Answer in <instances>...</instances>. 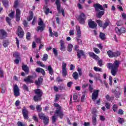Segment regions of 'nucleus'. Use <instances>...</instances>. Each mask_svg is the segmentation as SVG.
<instances>
[{"label":"nucleus","instance_id":"55","mask_svg":"<svg viewBox=\"0 0 126 126\" xmlns=\"http://www.w3.org/2000/svg\"><path fill=\"white\" fill-rule=\"evenodd\" d=\"M52 124H55L56 122H57V120L58 119H57V117L56 116H53L52 117Z\"/></svg>","mask_w":126,"mask_h":126},{"label":"nucleus","instance_id":"2","mask_svg":"<svg viewBox=\"0 0 126 126\" xmlns=\"http://www.w3.org/2000/svg\"><path fill=\"white\" fill-rule=\"evenodd\" d=\"M94 7L95 11H98L96 13V17L97 18H102V17L105 14V8L103 7V6L99 3H94L93 5Z\"/></svg>","mask_w":126,"mask_h":126},{"label":"nucleus","instance_id":"64","mask_svg":"<svg viewBox=\"0 0 126 126\" xmlns=\"http://www.w3.org/2000/svg\"><path fill=\"white\" fill-rule=\"evenodd\" d=\"M77 42L79 45H82V40L81 39L76 38Z\"/></svg>","mask_w":126,"mask_h":126},{"label":"nucleus","instance_id":"8","mask_svg":"<svg viewBox=\"0 0 126 126\" xmlns=\"http://www.w3.org/2000/svg\"><path fill=\"white\" fill-rule=\"evenodd\" d=\"M38 117L40 120H43L45 126L49 125V122H50L49 116H45L44 113H39L38 114Z\"/></svg>","mask_w":126,"mask_h":126},{"label":"nucleus","instance_id":"33","mask_svg":"<svg viewBox=\"0 0 126 126\" xmlns=\"http://www.w3.org/2000/svg\"><path fill=\"white\" fill-rule=\"evenodd\" d=\"M38 24L39 26H45L44 21L42 20V18H39Z\"/></svg>","mask_w":126,"mask_h":126},{"label":"nucleus","instance_id":"34","mask_svg":"<svg viewBox=\"0 0 126 126\" xmlns=\"http://www.w3.org/2000/svg\"><path fill=\"white\" fill-rule=\"evenodd\" d=\"M44 13L46 15H48L49 13H53V12L52 11H50V8L49 7H47V6L45 7V8L44 10Z\"/></svg>","mask_w":126,"mask_h":126},{"label":"nucleus","instance_id":"7","mask_svg":"<svg viewBox=\"0 0 126 126\" xmlns=\"http://www.w3.org/2000/svg\"><path fill=\"white\" fill-rule=\"evenodd\" d=\"M77 20L78 21L80 24H85V20L87 19L86 15L84 13H81L78 16L76 17Z\"/></svg>","mask_w":126,"mask_h":126},{"label":"nucleus","instance_id":"31","mask_svg":"<svg viewBox=\"0 0 126 126\" xmlns=\"http://www.w3.org/2000/svg\"><path fill=\"white\" fill-rule=\"evenodd\" d=\"M47 70H48L50 75H53V74H54V70L53 69V68H52V66H51V65L48 66Z\"/></svg>","mask_w":126,"mask_h":126},{"label":"nucleus","instance_id":"12","mask_svg":"<svg viewBox=\"0 0 126 126\" xmlns=\"http://www.w3.org/2000/svg\"><path fill=\"white\" fill-rule=\"evenodd\" d=\"M22 70L24 71V72H21L22 76H25L27 75V74H29V72H30V70H29V67L27 66V65L23 64L22 66Z\"/></svg>","mask_w":126,"mask_h":126},{"label":"nucleus","instance_id":"62","mask_svg":"<svg viewBox=\"0 0 126 126\" xmlns=\"http://www.w3.org/2000/svg\"><path fill=\"white\" fill-rule=\"evenodd\" d=\"M89 90L91 93H92L93 92V86L90 85L89 86Z\"/></svg>","mask_w":126,"mask_h":126},{"label":"nucleus","instance_id":"42","mask_svg":"<svg viewBox=\"0 0 126 126\" xmlns=\"http://www.w3.org/2000/svg\"><path fill=\"white\" fill-rule=\"evenodd\" d=\"M99 38H100L101 40H105L106 38V35H105V33L103 32H100Z\"/></svg>","mask_w":126,"mask_h":126},{"label":"nucleus","instance_id":"53","mask_svg":"<svg viewBox=\"0 0 126 126\" xmlns=\"http://www.w3.org/2000/svg\"><path fill=\"white\" fill-rule=\"evenodd\" d=\"M8 17L12 19L14 18V11H11V13L8 14Z\"/></svg>","mask_w":126,"mask_h":126},{"label":"nucleus","instance_id":"39","mask_svg":"<svg viewBox=\"0 0 126 126\" xmlns=\"http://www.w3.org/2000/svg\"><path fill=\"white\" fill-rule=\"evenodd\" d=\"M6 22L8 23L9 26H11L12 25L11 24V19L9 18L8 17H6Z\"/></svg>","mask_w":126,"mask_h":126},{"label":"nucleus","instance_id":"6","mask_svg":"<svg viewBox=\"0 0 126 126\" xmlns=\"http://www.w3.org/2000/svg\"><path fill=\"white\" fill-rule=\"evenodd\" d=\"M79 48V46L78 45H76L74 47V51H77V56L78 59H81V56H82L84 59H86V56L85 55V54H84V51H83L82 50H78Z\"/></svg>","mask_w":126,"mask_h":126},{"label":"nucleus","instance_id":"21","mask_svg":"<svg viewBox=\"0 0 126 126\" xmlns=\"http://www.w3.org/2000/svg\"><path fill=\"white\" fill-rule=\"evenodd\" d=\"M88 25L89 28H91L92 29H94V28H96V27H97V24L91 19L89 21Z\"/></svg>","mask_w":126,"mask_h":126},{"label":"nucleus","instance_id":"43","mask_svg":"<svg viewBox=\"0 0 126 126\" xmlns=\"http://www.w3.org/2000/svg\"><path fill=\"white\" fill-rule=\"evenodd\" d=\"M72 76L75 80L78 79V73L77 72H75L73 73Z\"/></svg>","mask_w":126,"mask_h":126},{"label":"nucleus","instance_id":"58","mask_svg":"<svg viewBox=\"0 0 126 126\" xmlns=\"http://www.w3.org/2000/svg\"><path fill=\"white\" fill-rule=\"evenodd\" d=\"M72 84H73V82L70 81L67 83V86L68 88H71V86H72Z\"/></svg>","mask_w":126,"mask_h":126},{"label":"nucleus","instance_id":"60","mask_svg":"<svg viewBox=\"0 0 126 126\" xmlns=\"http://www.w3.org/2000/svg\"><path fill=\"white\" fill-rule=\"evenodd\" d=\"M105 107L106 109H107V110H110V108H111V105H110V103L109 102H106Z\"/></svg>","mask_w":126,"mask_h":126},{"label":"nucleus","instance_id":"23","mask_svg":"<svg viewBox=\"0 0 126 126\" xmlns=\"http://www.w3.org/2000/svg\"><path fill=\"white\" fill-rule=\"evenodd\" d=\"M59 43L60 44V50L63 52H64L66 50L64 40L61 39Z\"/></svg>","mask_w":126,"mask_h":126},{"label":"nucleus","instance_id":"10","mask_svg":"<svg viewBox=\"0 0 126 126\" xmlns=\"http://www.w3.org/2000/svg\"><path fill=\"white\" fill-rule=\"evenodd\" d=\"M111 92L114 94L115 97L118 99H119V98H120V96L123 94V92H122L121 88L119 87H117L116 89L115 90H112Z\"/></svg>","mask_w":126,"mask_h":126},{"label":"nucleus","instance_id":"36","mask_svg":"<svg viewBox=\"0 0 126 126\" xmlns=\"http://www.w3.org/2000/svg\"><path fill=\"white\" fill-rule=\"evenodd\" d=\"M29 13L30 15L28 18V21H31V20L33 19V16L34 15V14L33 13V11H30Z\"/></svg>","mask_w":126,"mask_h":126},{"label":"nucleus","instance_id":"14","mask_svg":"<svg viewBox=\"0 0 126 126\" xmlns=\"http://www.w3.org/2000/svg\"><path fill=\"white\" fill-rule=\"evenodd\" d=\"M22 112L24 120H29V111L27 110L25 106L23 107Z\"/></svg>","mask_w":126,"mask_h":126},{"label":"nucleus","instance_id":"30","mask_svg":"<svg viewBox=\"0 0 126 126\" xmlns=\"http://www.w3.org/2000/svg\"><path fill=\"white\" fill-rule=\"evenodd\" d=\"M97 115H94L92 118L93 126H95L97 124Z\"/></svg>","mask_w":126,"mask_h":126},{"label":"nucleus","instance_id":"5","mask_svg":"<svg viewBox=\"0 0 126 126\" xmlns=\"http://www.w3.org/2000/svg\"><path fill=\"white\" fill-rule=\"evenodd\" d=\"M37 78V74L35 72L33 73L32 75H29L24 79V81L26 83H34V80Z\"/></svg>","mask_w":126,"mask_h":126},{"label":"nucleus","instance_id":"63","mask_svg":"<svg viewBox=\"0 0 126 126\" xmlns=\"http://www.w3.org/2000/svg\"><path fill=\"white\" fill-rule=\"evenodd\" d=\"M0 77L1 78H2L4 77L3 76V70H2V69H1V68H0Z\"/></svg>","mask_w":126,"mask_h":126},{"label":"nucleus","instance_id":"29","mask_svg":"<svg viewBox=\"0 0 126 126\" xmlns=\"http://www.w3.org/2000/svg\"><path fill=\"white\" fill-rule=\"evenodd\" d=\"M77 37L80 38L81 37V31L80 30V27H78L76 29Z\"/></svg>","mask_w":126,"mask_h":126},{"label":"nucleus","instance_id":"4","mask_svg":"<svg viewBox=\"0 0 126 126\" xmlns=\"http://www.w3.org/2000/svg\"><path fill=\"white\" fill-rule=\"evenodd\" d=\"M54 106L55 108H57L55 111V114L58 116L60 119H63V112L62 110V106L60 105L58 103H55L54 104Z\"/></svg>","mask_w":126,"mask_h":126},{"label":"nucleus","instance_id":"27","mask_svg":"<svg viewBox=\"0 0 126 126\" xmlns=\"http://www.w3.org/2000/svg\"><path fill=\"white\" fill-rule=\"evenodd\" d=\"M46 27L45 26H38L36 28V31L37 32H42V31H44L45 30V28Z\"/></svg>","mask_w":126,"mask_h":126},{"label":"nucleus","instance_id":"18","mask_svg":"<svg viewBox=\"0 0 126 126\" xmlns=\"http://www.w3.org/2000/svg\"><path fill=\"white\" fill-rule=\"evenodd\" d=\"M18 36L21 38L24 37V31L20 26L18 27Z\"/></svg>","mask_w":126,"mask_h":126},{"label":"nucleus","instance_id":"26","mask_svg":"<svg viewBox=\"0 0 126 126\" xmlns=\"http://www.w3.org/2000/svg\"><path fill=\"white\" fill-rule=\"evenodd\" d=\"M89 55L90 57H91V58H93V59L95 60V61H97V60H99V59H100L98 56H97L93 52L89 53Z\"/></svg>","mask_w":126,"mask_h":126},{"label":"nucleus","instance_id":"16","mask_svg":"<svg viewBox=\"0 0 126 126\" xmlns=\"http://www.w3.org/2000/svg\"><path fill=\"white\" fill-rule=\"evenodd\" d=\"M44 79L42 77H39L37 80H35L34 83L36 85L37 88H40L41 85H43V81Z\"/></svg>","mask_w":126,"mask_h":126},{"label":"nucleus","instance_id":"13","mask_svg":"<svg viewBox=\"0 0 126 126\" xmlns=\"http://www.w3.org/2000/svg\"><path fill=\"white\" fill-rule=\"evenodd\" d=\"M115 32L118 36H121V34H123V33H126V28L122 27L120 29H119L118 27H116Z\"/></svg>","mask_w":126,"mask_h":126},{"label":"nucleus","instance_id":"32","mask_svg":"<svg viewBox=\"0 0 126 126\" xmlns=\"http://www.w3.org/2000/svg\"><path fill=\"white\" fill-rule=\"evenodd\" d=\"M2 2L3 3V5L6 8H7L9 6V2L7 0H2Z\"/></svg>","mask_w":126,"mask_h":126},{"label":"nucleus","instance_id":"40","mask_svg":"<svg viewBox=\"0 0 126 126\" xmlns=\"http://www.w3.org/2000/svg\"><path fill=\"white\" fill-rule=\"evenodd\" d=\"M13 57H14V58H16V59H20V55H19V53H18V52H15L13 53Z\"/></svg>","mask_w":126,"mask_h":126},{"label":"nucleus","instance_id":"25","mask_svg":"<svg viewBox=\"0 0 126 126\" xmlns=\"http://www.w3.org/2000/svg\"><path fill=\"white\" fill-rule=\"evenodd\" d=\"M35 71L38 72V73H41L42 75L45 76L46 75V72H45V70L42 68L37 67L35 69Z\"/></svg>","mask_w":126,"mask_h":126},{"label":"nucleus","instance_id":"59","mask_svg":"<svg viewBox=\"0 0 126 126\" xmlns=\"http://www.w3.org/2000/svg\"><path fill=\"white\" fill-rule=\"evenodd\" d=\"M53 54L54 56L57 57V56H58V50H57V49L56 48H53Z\"/></svg>","mask_w":126,"mask_h":126},{"label":"nucleus","instance_id":"46","mask_svg":"<svg viewBox=\"0 0 126 126\" xmlns=\"http://www.w3.org/2000/svg\"><path fill=\"white\" fill-rule=\"evenodd\" d=\"M118 122L119 124H120L121 125H122V124H124V123H125V119H124V118L119 117L118 119Z\"/></svg>","mask_w":126,"mask_h":126},{"label":"nucleus","instance_id":"49","mask_svg":"<svg viewBox=\"0 0 126 126\" xmlns=\"http://www.w3.org/2000/svg\"><path fill=\"white\" fill-rule=\"evenodd\" d=\"M59 90H60V91H63L64 90H66L65 86H64V85H63L62 86H59Z\"/></svg>","mask_w":126,"mask_h":126},{"label":"nucleus","instance_id":"44","mask_svg":"<svg viewBox=\"0 0 126 126\" xmlns=\"http://www.w3.org/2000/svg\"><path fill=\"white\" fill-rule=\"evenodd\" d=\"M96 22L99 27H103V22L101 20H97Z\"/></svg>","mask_w":126,"mask_h":126},{"label":"nucleus","instance_id":"50","mask_svg":"<svg viewBox=\"0 0 126 126\" xmlns=\"http://www.w3.org/2000/svg\"><path fill=\"white\" fill-rule=\"evenodd\" d=\"M23 89L25 91H27V92H29V88H28V86H27V85H26V84H24L23 86Z\"/></svg>","mask_w":126,"mask_h":126},{"label":"nucleus","instance_id":"47","mask_svg":"<svg viewBox=\"0 0 126 126\" xmlns=\"http://www.w3.org/2000/svg\"><path fill=\"white\" fill-rule=\"evenodd\" d=\"M60 97H61V95H60L59 94H56L55 98L54 99V102H55V103H57V102H58V101H59V100H60Z\"/></svg>","mask_w":126,"mask_h":126},{"label":"nucleus","instance_id":"54","mask_svg":"<svg viewBox=\"0 0 126 126\" xmlns=\"http://www.w3.org/2000/svg\"><path fill=\"white\" fill-rule=\"evenodd\" d=\"M94 69L95 71H99L100 72H102V68L97 67L96 66H94Z\"/></svg>","mask_w":126,"mask_h":126},{"label":"nucleus","instance_id":"35","mask_svg":"<svg viewBox=\"0 0 126 126\" xmlns=\"http://www.w3.org/2000/svg\"><path fill=\"white\" fill-rule=\"evenodd\" d=\"M111 24V23L109 21H106L105 23L102 25V28L104 30L106 29L108 26H109Z\"/></svg>","mask_w":126,"mask_h":126},{"label":"nucleus","instance_id":"24","mask_svg":"<svg viewBox=\"0 0 126 126\" xmlns=\"http://www.w3.org/2000/svg\"><path fill=\"white\" fill-rule=\"evenodd\" d=\"M49 30L50 34V37H54V35L56 37H59V33H58L57 32H53L51 27H49Z\"/></svg>","mask_w":126,"mask_h":126},{"label":"nucleus","instance_id":"9","mask_svg":"<svg viewBox=\"0 0 126 126\" xmlns=\"http://www.w3.org/2000/svg\"><path fill=\"white\" fill-rule=\"evenodd\" d=\"M55 4H56L57 9L59 13H61V12L62 13L63 16L64 17V9L63 8L61 10V0H55Z\"/></svg>","mask_w":126,"mask_h":126},{"label":"nucleus","instance_id":"15","mask_svg":"<svg viewBox=\"0 0 126 126\" xmlns=\"http://www.w3.org/2000/svg\"><path fill=\"white\" fill-rule=\"evenodd\" d=\"M7 32L4 29L0 30V40H3L5 39L8 36Z\"/></svg>","mask_w":126,"mask_h":126},{"label":"nucleus","instance_id":"61","mask_svg":"<svg viewBox=\"0 0 126 126\" xmlns=\"http://www.w3.org/2000/svg\"><path fill=\"white\" fill-rule=\"evenodd\" d=\"M17 125H18V126H26V125L22 123V122L21 121L18 122Z\"/></svg>","mask_w":126,"mask_h":126},{"label":"nucleus","instance_id":"52","mask_svg":"<svg viewBox=\"0 0 126 126\" xmlns=\"http://www.w3.org/2000/svg\"><path fill=\"white\" fill-rule=\"evenodd\" d=\"M36 63H37V64H38V65H39L40 66H41L42 67H45V64H44L43 63V62H41V61H37Z\"/></svg>","mask_w":126,"mask_h":126},{"label":"nucleus","instance_id":"57","mask_svg":"<svg viewBox=\"0 0 126 126\" xmlns=\"http://www.w3.org/2000/svg\"><path fill=\"white\" fill-rule=\"evenodd\" d=\"M93 50H94V53H95V54H100V50H99V49H98L96 47H94L93 48Z\"/></svg>","mask_w":126,"mask_h":126},{"label":"nucleus","instance_id":"28","mask_svg":"<svg viewBox=\"0 0 126 126\" xmlns=\"http://www.w3.org/2000/svg\"><path fill=\"white\" fill-rule=\"evenodd\" d=\"M9 45V40L8 39H5L3 40V46L4 48H6Z\"/></svg>","mask_w":126,"mask_h":126},{"label":"nucleus","instance_id":"37","mask_svg":"<svg viewBox=\"0 0 126 126\" xmlns=\"http://www.w3.org/2000/svg\"><path fill=\"white\" fill-rule=\"evenodd\" d=\"M72 48H73V45L72 44H68L67 51H68V52H69V53H70V52L72 51Z\"/></svg>","mask_w":126,"mask_h":126},{"label":"nucleus","instance_id":"38","mask_svg":"<svg viewBox=\"0 0 126 126\" xmlns=\"http://www.w3.org/2000/svg\"><path fill=\"white\" fill-rule=\"evenodd\" d=\"M36 109L38 113H41V112H42V107H41V105H37L36 106Z\"/></svg>","mask_w":126,"mask_h":126},{"label":"nucleus","instance_id":"20","mask_svg":"<svg viewBox=\"0 0 126 126\" xmlns=\"http://www.w3.org/2000/svg\"><path fill=\"white\" fill-rule=\"evenodd\" d=\"M21 15V10L19 8H17L16 10L15 18L17 22L20 21V15Z\"/></svg>","mask_w":126,"mask_h":126},{"label":"nucleus","instance_id":"11","mask_svg":"<svg viewBox=\"0 0 126 126\" xmlns=\"http://www.w3.org/2000/svg\"><path fill=\"white\" fill-rule=\"evenodd\" d=\"M107 55L109 58H118L121 56V52L120 51L113 52L111 50H109L107 52Z\"/></svg>","mask_w":126,"mask_h":126},{"label":"nucleus","instance_id":"1","mask_svg":"<svg viewBox=\"0 0 126 126\" xmlns=\"http://www.w3.org/2000/svg\"><path fill=\"white\" fill-rule=\"evenodd\" d=\"M120 61L115 60L113 63H108L107 67L109 69H111V74L113 76H116L118 73L119 67L120 66Z\"/></svg>","mask_w":126,"mask_h":126},{"label":"nucleus","instance_id":"56","mask_svg":"<svg viewBox=\"0 0 126 126\" xmlns=\"http://www.w3.org/2000/svg\"><path fill=\"white\" fill-rule=\"evenodd\" d=\"M105 98L107 101H111L112 100V98H113V99H114V97H110V95H109V94H107L105 96Z\"/></svg>","mask_w":126,"mask_h":126},{"label":"nucleus","instance_id":"19","mask_svg":"<svg viewBox=\"0 0 126 126\" xmlns=\"http://www.w3.org/2000/svg\"><path fill=\"white\" fill-rule=\"evenodd\" d=\"M14 91V95L15 97H18L20 95V93H19L20 90L19 88H18V86L17 85H15L13 88Z\"/></svg>","mask_w":126,"mask_h":126},{"label":"nucleus","instance_id":"22","mask_svg":"<svg viewBox=\"0 0 126 126\" xmlns=\"http://www.w3.org/2000/svg\"><path fill=\"white\" fill-rule=\"evenodd\" d=\"M98 96H99V90H94L92 94V100H96Z\"/></svg>","mask_w":126,"mask_h":126},{"label":"nucleus","instance_id":"17","mask_svg":"<svg viewBox=\"0 0 126 126\" xmlns=\"http://www.w3.org/2000/svg\"><path fill=\"white\" fill-rule=\"evenodd\" d=\"M62 75L64 77L67 75V71L66 70V63L64 62L62 63Z\"/></svg>","mask_w":126,"mask_h":126},{"label":"nucleus","instance_id":"51","mask_svg":"<svg viewBox=\"0 0 126 126\" xmlns=\"http://www.w3.org/2000/svg\"><path fill=\"white\" fill-rule=\"evenodd\" d=\"M112 110L115 112H117V111H118V105L114 104L113 107H112Z\"/></svg>","mask_w":126,"mask_h":126},{"label":"nucleus","instance_id":"3","mask_svg":"<svg viewBox=\"0 0 126 126\" xmlns=\"http://www.w3.org/2000/svg\"><path fill=\"white\" fill-rule=\"evenodd\" d=\"M35 95L33 99L34 102H40L42 100V96H43V91L40 89H36L34 90Z\"/></svg>","mask_w":126,"mask_h":126},{"label":"nucleus","instance_id":"41","mask_svg":"<svg viewBox=\"0 0 126 126\" xmlns=\"http://www.w3.org/2000/svg\"><path fill=\"white\" fill-rule=\"evenodd\" d=\"M26 39L27 41H30L31 40V33L30 32H27L26 33Z\"/></svg>","mask_w":126,"mask_h":126},{"label":"nucleus","instance_id":"45","mask_svg":"<svg viewBox=\"0 0 126 126\" xmlns=\"http://www.w3.org/2000/svg\"><path fill=\"white\" fill-rule=\"evenodd\" d=\"M48 54H44L43 55V57L42 58V61H43V62H46V61L48 60Z\"/></svg>","mask_w":126,"mask_h":126},{"label":"nucleus","instance_id":"48","mask_svg":"<svg viewBox=\"0 0 126 126\" xmlns=\"http://www.w3.org/2000/svg\"><path fill=\"white\" fill-rule=\"evenodd\" d=\"M19 1L18 0H16L14 2V8H17L18 7Z\"/></svg>","mask_w":126,"mask_h":126}]
</instances>
